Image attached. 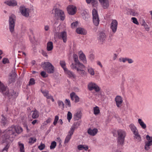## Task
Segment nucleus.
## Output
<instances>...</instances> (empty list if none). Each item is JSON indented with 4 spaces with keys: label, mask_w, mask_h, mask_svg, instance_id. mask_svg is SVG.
I'll list each match as a JSON object with an SVG mask.
<instances>
[{
    "label": "nucleus",
    "mask_w": 152,
    "mask_h": 152,
    "mask_svg": "<svg viewBox=\"0 0 152 152\" xmlns=\"http://www.w3.org/2000/svg\"><path fill=\"white\" fill-rule=\"evenodd\" d=\"M118 137L117 138V145L118 147L121 146L122 147L124 145L125 138L126 136V132L121 129H119L117 131Z\"/></svg>",
    "instance_id": "1"
},
{
    "label": "nucleus",
    "mask_w": 152,
    "mask_h": 152,
    "mask_svg": "<svg viewBox=\"0 0 152 152\" xmlns=\"http://www.w3.org/2000/svg\"><path fill=\"white\" fill-rule=\"evenodd\" d=\"M43 69L48 73H53L55 71L54 66L50 62H45L42 63Z\"/></svg>",
    "instance_id": "2"
},
{
    "label": "nucleus",
    "mask_w": 152,
    "mask_h": 152,
    "mask_svg": "<svg viewBox=\"0 0 152 152\" xmlns=\"http://www.w3.org/2000/svg\"><path fill=\"white\" fill-rule=\"evenodd\" d=\"M15 21L16 17L15 15L12 14L10 15V32L15 38L17 36V34L14 31Z\"/></svg>",
    "instance_id": "3"
},
{
    "label": "nucleus",
    "mask_w": 152,
    "mask_h": 152,
    "mask_svg": "<svg viewBox=\"0 0 152 152\" xmlns=\"http://www.w3.org/2000/svg\"><path fill=\"white\" fill-rule=\"evenodd\" d=\"M54 10L55 12L54 16L61 20H64L65 18V15L64 11L57 8L54 9Z\"/></svg>",
    "instance_id": "4"
},
{
    "label": "nucleus",
    "mask_w": 152,
    "mask_h": 152,
    "mask_svg": "<svg viewBox=\"0 0 152 152\" xmlns=\"http://www.w3.org/2000/svg\"><path fill=\"white\" fill-rule=\"evenodd\" d=\"M22 128L19 126H15L14 127L12 128V131L10 130V134H11L10 135L12 136L11 137H13V136H15L16 135V134H20L23 131Z\"/></svg>",
    "instance_id": "5"
},
{
    "label": "nucleus",
    "mask_w": 152,
    "mask_h": 152,
    "mask_svg": "<svg viewBox=\"0 0 152 152\" xmlns=\"http://www.w3.org/2000/svg\"><path fill=\"white\" fill-rule=\"evenodd\" d=\"M0 92H1L4 96H8L9 97L10 94L9 90L7 88V86L4 85L0 81Z\"/></svg>",
    "instance_id": "6"
},
{
    "label": "nucleus",
    "mask_w": 152,
    "mask_h": 152,
    "mask_svg": "<svg viewBox=\"0 0 152 152\" xmlns=\"http://www.w3.org/2000/svg\"><path fill=\"white\" fill-rule=\"evenodd\" d=\"M92 15L93 23L96 26H98L99 23V20L97 10L94 9L92 10Z\"/></svg>",
    "instance_id": "7"
},
{
    "label": "nucleus",
    "mask_w": 152,
    "mask_h": 152,
    "mask_svg": "<svg viewBox=\"0 0 152 152\" xmlns=\"http://www.w3.org/2000/svg\"><path fill=\"white\" fill-rule=\"evenodd\" d=\"M75 127V126L73 125L71 127L70 131L68 133V134L66 137L64 141V143H67L71 138L72 135H73Z\"/></svg>",
    "instance_id": "8"
},
{
    "label": "nucleus",
    "mask_w": 152,
    "mask_h": 152,
    "mask_svg": "<svg viewBox=\"0 0 152 152\" xmlns=\"http://www.w3.org/2000/svg\"><path fill=\"white\" fill-rule=\"evenodd\" d=\"M20 11L21 14L25 17H28L29 15L30 9L26 8L24 6L21 5L20 7Z\"/></svg>",
    "instance_id": "9"
},
{
    "label": "nucleus",
    "mask_w": 152,
    "mask_h": 152,
    "mask_svg": "<svg viewBox=\"0 0 152 152\" xmlns=\"http://www.w3.org/2000/svg\"><path fill=\"white\" fill-rule=\"evenodd\" d=\"M88 88L90 91L94 90L96 92L100 91V88L95 83L93 82H90L88 84Z\"/></svg>",
    "instance_id": "10"
},
{
    "label": "nucleus",
    "mask_w": 152,
    "mask_h": 152,
    "mask_svg": "<svg viewBox=\"0 0 152 152\" xmlns=\"http://www.w3.org/2000/svg\"><path fill=\"white\" fill-rule=\"evenodd\" d=\"M147 141L145 143V149L146 151L148 150L150 148V146L152 145V137H150L148 135L146 136Z\"/></svg>",
    "instance_id": "11"
},
{
    "label": "nucleus",
    "mask_w": 152,
    "mask_h": 152,
    "mask_svg": "<svg viewBox=\"0 0 152 152\" xmlns=\"http://www.w3.org/2000/svg\"><path fill=\"white\" fill-rule=\"evenodd\" d=\"M71 67L72 69H76L77 71H80V70L83 69L85 68V66L80 62L76 64L72 63Z\"/></svg>",
    "instance_id": "12"
},
{
    "label": "nucleus",
    "mask_w": 152,
    "mask_h": 152,
    "mask_svg": "<svg viewBox=\"0 0 152 152\" xmlns=\"http://www.w3.org/2000/svg\"><path fill=\"white\" fill-rule=\"evenodd\" d=\"M118 23L116 20H112L110 24V28L112 31L113 33H115L117 31L118 27Z\"/></svg>",
    "instance_id": "13"
},
{
    "label": "nucleus",
    "mask_w": 152,
    "mask_h": 152,
    "mask_svg": "<svg viewBox=\"0 0 152 152\" xmlns=\"http://www.w3.org/2000/svg\"><path fill=\"white\" fill-rule=\"evenodd\" d=\"M58 36L59 39L63 40L64 42H66L67 39V33L66 31H63L58 33Z\"/></svg>",
    "instance_id": "14"
},
{
    "label": "nucleus",
    "mask_w": 152,
    "mask_h": 152,
    "mask_svg": "<svg viewBox=\"0 0 152 152\" xmlns=\"http://www.w3.org/2000/svg\"><path fill=\"white\" fill-rule=\"evenodd\" d=\"M67 10L69 14L73 15L76 13L77 11V7L74 5H69L67 7Z\"/></svg>",
    "instance_id": "15"
},
{
    "label": "nucleus",
    "mask_w": 152,
    "mask_h": 152,
    "mask_svg": "<svg viewBox=\"0 0 152 152\" xmlns=\"http://www.w3.org/2000/svg\"><path fill=\"white\" fill-rule=\"evenodd\" d=\"M41 91L45 97H46L48 99H51L52 102L54 101V100L53 97V96L49 93L48 91L45 90H41Z\"/></svg>",
    "instance_id": "16"
},
{
    "label": "nucleus",
    "mask_w": 152,
    "mask_h": 152,
    "mask_svg": "<svg viewBox=\"0 0 152 152\" xmlns=\"http://www.w3.org/2000/svg\"><path fill=\"white\" fill-rule=\"evenodd\" d=\"M115 100L117 106L118 108L121 107L123 102L121 97L120 96H116L115 99Z\"/></svg>",
    "instance_id": "17"
},
{
    "label": "nucleus",
    "mask_w": 152,
    "mask_h": 152,
    "mask_svg": "<svg viewBox=\"0 0 152 152\" xmlns=\"http://www.w3.org/2000/svg\"><path fill=\"white\" fill-rule=\"evenodd\" d=\"M79 57L80 59L82 61V62L84 64L87 63V61L86 55L83 53L82 51L80 50L78 52Z\"/></svg>",
    "instance_id": "18"
},
{
    "label": "nucleus",
    "mask_w": 152,
    "mask_h": 152,
    "mask_svg": "<svg viewBox=\"0 0 152 152\" xmlns=\"http://www.w3.org/2000/svg\"><path fill=\"white\" fill-rule=\"evenodd\" d=\"M70 96L71 100L74 101L75 102L77 103L79 101V98L75 92L71 93L70 94Z\"/></svg>",
    "instance_id": "19"
},
{
    "label": "nucleus",
    "mask_w": 152,
    "mask_h": 152,
    "mask_svg": "<svg viewBox=\"0 0 152 152\" xmlns=\"http://www.w3.org/2000/svg\"><path fill=\"white\" fill-rule=\"evenodd\" d=\"M103 7L106 9L109 6V1L108 0H99Z\"/></svg>",
    "instance_id": "20"
},
{
    "label": "nucleus",
    "mask_w": 152,
    "mask_h": 152,
    "mask_svg": "<svg viewBox=\"0 0 152 152\" xmlns=\"http://www.w3.org/2000/svg\"><path fill=\"white\" fill-rule=\"evenodd\" d=\"M98 130L96 128L91 129H88L87 130V132L88 134L92 136H95L97 133Z\"/></svg>",
    "instance_id": "21"
},
{
    "label": "nucleus",
    "mask_w": 152,
    "mask_h": 152,
    "mask_svg": "<svg viewBox=\"0 0 152 152\" xmlns=\"http://www.w3.org/2000/svg\"><path fill=\"white\" fill-rule=\"evenodd\" d=\"M9 133L10 129H7L4 132V138H5V140H3V142L8 141L7 140H9L10 138Z\"/></svg>",
    "instance_id": "22"
},
{
    "label": "nucleus",
    "mask_w": 152,
    "mask_h": 152,
    "mask_svg": "<svg viewBox=\"0 0 152 152\" xmlns=\"http://www.w3.org/2000/svg\"><path fill=\"white\" fill-rule=\"evenodd\" d=\"M105 39L106 35L103 32L100 33L98 37L99 41L102 43L104 41Z\"/></svg>",
    "instance_id": "23"
},
{
    "label": "nucleus",
    "mask_w": 152,
    "mask_h": 152,
    "mask_svg": "<svg viewBox=\"0 0 152 152\" xmlns=\"http://www.w3.org/2000/svg\"><path fill=\"white\" fill-rule=\"evenodd\" d=\"M65 73L68 75V77L70 78L72 77L75 78V75L72 72L68 70L67 69L64 71Z\"/></svg>",
    "instance_id": "24"
},
{
    "label": "nucleus",
    "mask_w": 152,
    "mask_h": 152,
    "mask_svg": "<svg viewBox=\"0 0 152 152\" xmlns=\"http://www.w3.org/2000/svg\"><path fill=\"white\" fill-rule=\"evenodd\" d=\"M129 127L132 131L133 132V134L138 132L137 128L133 124H130L129 126Z\"/></svg>",
    "instance_id": "25"
},
{
    "label": "nucleus",
    "mask_w": 152,
    "mask_h": 152,
    "mask_svg": "<svg viewBox=\"0 0 152 152\" xmlns=\"http://www.w3.org/2000/svg\"><path fill=\"white\" fill-rule=\"evenodd\" d=\"M82 114V113L80 111H77L74 115V119L76 120H78L81 118Z\"/></svg>",
    "instance_id": "26"
},
{
    "label": "nucleus",
    "mask_w": 152,
    "mask_h": 152,
    "mask_svg": "<svg viewBox=\"0 0 152 152\" xmlns=\"http://www.w3.org/2000/svg\"><path fill=\"white\" fill-rule=\"evenodd\" d=\"M76 31L77 34H85L86 32L85 29L79 27L77 28L76 30Z\"/></svg>",
    "instance_id": "27"
},
{
    "label": "nucleus",
    "mask_w": 152,
    "mask_h": 152,
    "mask_svg": "<svg viewBox=\"0 0 152 152\" xmlns=\"http://www.w3.org/2000/svg\"><path fill=\"white\" fill-rule=\"evenodd\" d=\"M33 113L32 114V117L33 119L37 118L39 116V114L38 111L35 109L34 111H32Z\"/></svg>",
    "instance_id": "28"
},
{
    "label": "nucleus",
    "mask_w": 152,
    "mask_h": 152,
    "mask_svg": "<svg viewBox=\"0 0 152 152\" xmlns=\"http://www.w3.org/2000/svg\"><path fill=\"white\" fill-rule=\"evenodd\" d=\"M53 48V43L52 42H49L47 44V50L48 51L52 50Z\"/></svg>",
    "instance_id": "29"
},
{
    "label": "nucleus",
    "mask_w": 152,
    "mask_h": 152,
    "mask_svg": "<svg viewBox=\"0 0 152 152\" xmlns=\"http://www.w3.org/2000/svg\"><path fill=\"white\" fill-rule=\"evenodd\" d=\"M138 123L141 127L143 129H145L146 128V124L140 118L138 119Z\"/></svg>",
    "instance_id": "30"
},
{
    "label": "nucleus",
    "mask_w": 152,
    "mask_h": 152,
    "mask_svg": "<svg viewBox=\"0 0 152 152\" xmlns=\"http://www.w3.org/2000/svg\"><path fill=\"white\" fill-rule=\"evenodd\" d=\"M134 134V139H135L137 141L139 142L141 141L142 138L140 135L139 134L138 132Z\"/></svg>",
    "instance_id": "31"
},
{
    "label": "nucleus",
    "mask_w": 152,
    "mask_h": 152,
    "mask_svg": "<svg viewBox=\"0 0 152 152\" xmlns=\"http://www.w3.org/2000/svg\"><path fill=\"white\" fill-rule=\"evenodd\" d=\"M17 76V75L15 72H13L11 75H10V83L11 82H14L15 81Z\"/></svg>",
    "instance_id": "32"
},
{
    "label": "nucleus",
    "mask_w": 152,
    "mask_h": 152,
    "mask_svg": "<svg viewBox=\"0 0 152 152\" xmlns=\"http://www.w3.org/2000/svg\"><path fill=\"white\" fill-rule=\"evenodd\" d=\"M77 148L79 150H82L83 149L87 151L88 149V146L87 145H79L77 146Z\"/></svg>",
    "instance_id": "33"
},
{
    "label": "nucleus",
    "mask_w": 152,
    "mask_h": 152,
    "mask_svg": "<svg viewBox=\"0 0 152 152\" xmlns=\"http://www.w3.org/2000/svg\"><path fill=\"white\" fill-rule=\"evenodd\" d=\"M18 93L15 92L14 90H10V96H12L13 99H15L18 96Z\"/></svg>",
    "instance_id": "34"
},
{
    "label": "nucleus",
    "mask_w": 152,
    "mask_h": 152,
    "mask_svg": "<svg viewBox=\"0 0 152 152\" xmlns=\"http://www.w3.org/2000/svg\"><path fill=\"white\" fill-rule=\"evenodd\" d=\"M60 64L63 69L64 71L67 69L66 67V64L65 61L63 60L60 61Z\"/></svg>",
    "instance_id": "35"
},
{
    "label": "nucleus",
    "mask_w": 152,
    "mask_h": 152,
    "mask_svg": "<svg viewBox=\"0 0 152 152\" xmlns=\"http://www.w3.org/2000/svg\"><path fill=\"white\" fill-rule=\"evenodd\" d=\"M88 72L91 76L94 75L95 74L94 69L91 67L87 68Z\"/></svg>",
    "instance_id": "36"
},
{
    "label": "nucleus",
    "mask_w": 152,
    "mask_h": 152,
    "mask_svg": "<svg viewBox=\"0 0 152 152\" xmlns=\"http://www.w3.org/2000/svg\"><path fill=\"white\" fill-rule=\"evenodd\" d=\"M28 140V143L31 144H32L36 142L37 139L35 137H31L29 138Z\"/></svg>",
    "instance_id": "37"
},
{
    "label": "nucleus",
    "mask_w": 152,
    "mask_h": 152,
    "mask_svg": "<svg viewBox=\"0 0 152 152\" xmlns=\"http://www.w3.org/2000/svg\"><path fill=\"white\" fill-rule=\"evenodd\" d=\"M100 113V110L99 107L96 106L94 107V113L95 115H98Z\"/></svg>",
    "instance_id": "38"
},
{
    "label": "nucleus",
    "mask_w": 152,
    "mask_h": 152,
    "mask_svg": "<svg viewBox=\"0 0 152 152\" xmlns=\"http://www.w3.org/2000/svg\"><path fill=\"white\" fill-rule=\"evenodd\" d=\"M18 145L20 149V152H25L23 144L21 143L20 142H19Z\"/></svg>",
    "instance_id": "39"
},
{
    "label": "nucleus",
    "mask_w": 152,
    "mask_h": 152,
    "mask_svg": "<svg viewBox=\"0 0 152 152\" xmlns=\"http://www.w3.org/2000/svg\"><path fill=\"white\" fill-rule=\"evenodd\" d=\"M78 73L82 77H84L86 76L87 75V72L83 69L80 70V71H77Z\"/></svg>",
    "instance_id": "40"
},
{
    "label": "nucleus",
    "mask_w": 152,
    "mask_h": 152,
    "mask_svg": "<svg viewBox=\"0 0 152 152\" xmlns=\"http://www.w3.org/2000/svg\"><path fill=\"white\" fill-rule=\"evenodd\" d=\"M57 103L59 107L63 110L64 107V105L63 102L61 100H58Z\"/></svg>",
    "instance_id": "41"
},
{
    "label": "nucleus",
    "mask_w": 152,
    "mask_h": 152,
    "mask_svg": "<svg viewBox=\"0 0 152 152\" xmlns=\"http://www.w3.org/2000/svg\"><path fill=\"white\" fill-rule=\"evenodd\" d=\"M142 25L144 27L146 31H148L149 30V27H148V25L146 23L144 20H143V23L142 24Z\"/></svg>",
    "instance_id": "42"
},
{
    "label": "nucleus",
    "mask_w": 152,
    "mask_h": 152,
    "mask_svg": "<svg viewBox=\"0 0 152 152\" xmlns=\"http://www.w3.org/2000/svg\"><path fill=\"white\" fill-rule=\"evenodd\" d=\"M17 4V2L16 0H10V6L15 7Z\"/></svg>",
    "instance_id": "43"
},
{
    "label": "nucleus",
    "mask_w": 152,
    "mask_h": 152,
    "mask_svg": "<svg viewBox=\"0 0 152 152\" xmlns=\"http://www.w3.org/2000/svg\"><path fill=\"white\" fill-rule=\"evenodd\" d=\"M73 57L75 64L77 63L80 62L78 59V56L77 55L74 54L73 55Z\"/></svg>",
    "instance_id": "44"
},
{
    "label": "nucleus",
    "mask_w": 152,
    "mask_h": 152,
    "mask_svg": "<svg viewBox=\"0 0 152 152\" xmlns=\"http://www.w3.org/2000/svg\"><path fill=\"white\" fill-rule=\"evenodd\" d=\"M35 83V80L33 78H31L30 79L28 82V85L29 86L33 85Z\"/></svg>",
    "instance_id": "45"
},
{
    "label": "nucleus",
    "mask_w": 152,
    "mask_h": 152,
    "mask_svg": "<svg viewBox=\"0 0 152 152\" xmlns=\"http://www.w3.org/2000/svg\"><path fill=\"white\" fill-rule=\"evenodd\" d=\"M72 113L70 111H68L67 114V118L69 122H70V120L72 118Z\"/></svg>",
    "instance_id": "46"
},
{
    "label": "nucleus",
    "mask_w": 152,
    "mask_h": 152,
    "mask_svg": "<svg viewBox=\"0 0 152 152\" xmlns=\"http://www.w3.org/2000/svg\"><path fill=\"white\" fill-rule=\"evenodd\" d=\"M86 3L87 4H90L91 2V4L94 6V4H96V0H86Z\"/></svg>",
    "instance_id": "47"
},
{
    "label": "nucleus",
    "mask_w": 152,
    "mask_h": 152,
    "mask_svg": "<svg viewBox=\"0 0 152 152\" xmlns=\"http://www.w3.org/2000/svg\"><path fill=\"white\" fill-rule=\"evenodd\" d=\"M129 12L130 15H132L133 16H135L137 14L135 11L132 9H130Z\"/></svg>",
    "instance_id": "48"
},
{
    "label": "nucleus",
    "mask_w": 152,
    "mask_h": 152,
    "mask_svg": "<svg viewBox=\"0 0 152 152\" xmlns=\"http://www.w3.org/2000/svg\"><path fill=\"white\" fill-rule=\"evenodd\" d=\"M56 145V143L55 141H53L51 144L50 148L51 149H54Z\"/></svg>",
    "instance_id": "49"
},
{
    "label": "nucleus",
    "mask_w": 152,
    "mask_h": 152,
    "mask_svg": "<svg viewBox=\"0 0 152 152\" xmlns=\"http://www.w3.org/2000/svg\"><path fill=\"white\" fill-rule=\"evenodd\" d=\"M78 23L77 21H76L72 23L71 24V27L74 28L77 27L78 25Z\"/></svg>",
    "instance_id": "50"
},
{
    "label": "nucleus",
    "mask_w": 152,
    "mask_h": 152,
    "mask_svg": "<svg viewBox=\"0 0 152 152\" xmlns=\"http://www.w3.org/2000/svg\"><path fill=\"white\" fill-rule=\"evenodd\" d=\"M2 118L1 119V122L3 124V125H4L6 124L7 122L6 118L3 116V115H2Z\"/></svg>",
    "instance_id": "51"
},
{
    "label": "nucleus",
    "mask_w": 152,
    "mask_h": 152,
    "mask_svg": "<svg viewBox=\"0 0 152 152\" xmlns=\"http://www.w3.org/2000/svg\"><path fill=\"white\" fill-rule=\"evenodd\" d=\"M2 63L4 64H5L9 63V60L8 58H4L2 60Z\"/></svg>",
    "instance_id": "52"
},
{
    "label": "nucleus",
    "mask_w": 152,
    "mask_h": 152,
    "mask_svg": "<svg viewBox=\"0 0 152 152\" xmlns=\"http://www.w3.org/2000/svg\"><path fill=\"white\" fill-rule=\"evenodd\" d=\"M132 20V22L134 24L137 25H139V23L137 20V18L134 17H132L131 18Z\"/></svg>",
    "instance_id": "53"
},
{
    "label": "nucleus",
    "mask_w": 152,
    "mask_h": 152,
    "mask_svg": "<svg viewBox=\"0 0 152 152\" xmlns=\"http://www.w3.org/2000/svg\"><path fill=\"white\" fill-rule=\"evenodd\" d=\"M41 76L45 78L48 77V75L46 74L45 71H42L40 73Z\"/></svg>",
    "instance_id": "54"
},
{
    "label": "nucleus",
    "mask_w": 152,
    "mask_h": 152,
    "mask_svg": "<svg viewBox=\"0 0 152 152\" xmlns=\"http://www.w3.org/2000/svg\"><path fill=\"white\" fill-rule=\"evenodd\" d=\"M65 103L66 105L68 107H71V103L69 99H66L65 100Z\"/></svg>",
    "instance_id": "55"
},
{
    "label": "nucleus",
    "mask_w": 152,
    "mask_h": 152,
    "mask_svg": "<svg viewBox=\"0 0 152 152\" xmlns=\"http://www.w3.org/2000/svg\"><path fill=\"white\" fill-rule=\"evenodd\" d=\"M45 145L42 143H41L40 145L38 146L39 149L40 150H43L45 148Z\"/></svg>",
    "instance_id": "56"
},
{
    "label": "nucleus",
    "mask_w": 152,
    "mask_h": 152,
    "mask_svg": "<svg viewBox=\"0 0 152 152\" xmlns=\"http://www.w3.org/2000/svg\"><path fill=\"white\" fill-rule=\"evenodd\" d=\"M127 58H119V61L120 62H123V63H125L127 61Z\"/></svg>",
    "instance_id": "57"
},
{
    "label": "nucleus",
    "mask_w": 152,
    "mask_h": 152,
    "mask_svg": "<svg viewBox=\"0 0 152 152\" xmlns=\"http://www.w3.org/2000/svg\"><path fill=\"white\" fill-rule=\"evenodd\" d=\"M51 119L49 118H48V119L46 120V121L45 122V124L46 125L47 124L50 123L51 121Z\"/></svg>",
    "instance_id": "58"
},
{
    "label": "nucleus",
    "mask_w": 152,
    "mask_h": 152,
    "mask_svg": "<svg viewBox=\"0 0 152 152\" xmlns=\"http://www.w3.org/2000/svg\"><path fill=\"white\" fill-rule=\"evenodd\" d=\"M127 61L128 62V63L129 64H131L134 62V61L131 58H127Z\"/></svg>",
    "instance_id": "59"
},
{
    "label": "nucleus",
    "mask_w": 152,
    "mask_h": 152,
    "mask_svg": "<svg viewBox=\"0 0 152 152\" xmlns=\"http://www.w3.org/2000/svg\"><path fill=\"white\" fill-rule=\"evenodd\" d=\"M89 58L92 61L94 58V55L92 54H90L89 56Z\"/></svg>",
    "instance_id": "60"
},
{
    "label": "nucleus",
    "mask_w": 152,
    "mask_h": 152,
    "mask_svg": "<svg viewBox=\"0 0 152 152\" xmlns=\"http://www.w3.org/2000/svg\"><path fill=\"white\" fill-rule=\"evenodd\" d=\"M42 54L44 56L47 57L48 56L47 52L44 50H42Z\"/></svg>",
    "instance_id": "61"
},
{
    "label": "nucleus",
    "mask_w": 152,
    "mask_h": 152,
    "mask_svg": "<svg viewBox=\"0 0 152 152\" xmlns=\"http://www.w3.org/2000/svg\"><path fill=\"white\" fill-rule=\"evenodd\" d=\"M117 54L116 53H115L113 55V60H115L116 59V58H117Z\"/></svg>",
    "instance_id": "62"
},
{
    "label": "nucleus",
    "mask_w": 152,
    "mask_h": 152,
    "mask_svg": "<svg viewBox=\"0 0 152 152\" xmlns=\"http://www.w3.org/2000/svg\"><path fill=\"white\" fill-rule=\"evenodd\" d=\"M83 18L86 20H87L88 18V15H85L83 17Z\"/></svg>",
    "instance_id": "63"
},
{
    "label": "nucleus",
    "mask_w": 152,
    "mask_h": 152,
    "mask_svg": "<svg viewBox=\"0 0 152 152\" xmlns=\"http://www.w3.org/2000/svg\"><path fill=\"white\" fill-rule=\"evenodd\" d=\"M4 3L7 5L8 6H10V0H7L4 2Z\"/></svg>",
    "instance_id": "64"
}]
</instances>
